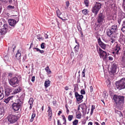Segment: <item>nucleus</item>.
Masks as SVG:
<instances>
[{"label": "nucleus", "mask_w": 125, "mask_h": 125, "mask_svg": "<svg viewBox=\"0 0 125 125\" xmlns=\"http://www.w3.org/2000/svg\"><path fill=\"white\" fill-rule=\"evenodd\" d=\"M113 99L116 104V107L118 108L121 107L124 103V97L115 95L114 96Z\"/></svg>", "instance_id": "nucleus-1"}, {"label": "nucleus", "mask_w": 125, "mask_h": 125, "mask_svg": "<svg viewBox=\"0 0 125 125\" xmlns=\"http://www.w3.org/2000/svg\"><path fill=\"white\" fill-rule=\"evenodd\" d=\"M107 35L110 37L116 35H118V32L117 25L112 26L110 28H108L106 30Z\"/></svg>", "instance_id": "nucleus-2"}, {"label": "nucleus", "mask_w": 125, "mask_h": 125, "mask_svg": "<svg viewBox=\"0 0 125 125\" xmlns=\"http://www.w3.org/2000/svg\"><path fill=\"white\" fill-rule=\"evenodd\" d=\"M115 84L116 88L119 90L125 88V78L116 82Z\"/></svg>", "instance_id": "nucleus-3"}, {"label": "nucleus", "mask_w": 125, "mask_h": 125, "mask_svg": "<svg viewBox=\"0 0 125 125\" xmlns=\"http://www.w3.org/2000/svg\"><path fill=\"white\" fill-rule=\"evenodd\" d=\"M22 104V102L19 99H17L15 103H13L12 104V108L14 111H18Z\"/></svg>", "instance_id": "nucleus-4"}, {"label": "nucleus", "mask_w": 125, "mask_h": 125, "mask_svg": "<svg viewBox=\"0 0 125 125\" xmlns=\"http://www.w3.org/2000/svg\"><path fill=\"white\" fill-rule=\"evenodd\" d=\"M105 17L102 13L100 12L98 15L97 18V21L98 23L100 24H102L105 22Z\"/></svg>", "instance_id": "nucleus-5"}, {"label": "nucleus", "mask_w": 125, "mask_h": 125, "mask_svg": "<svg viewBox=\"0 0 125 125\" xmlns=\"http://www.w3.org/2000/svg\"><path fill=\"white\" fill-rule=\"evenodd\" d=\"M101 6V4L100 3L96 2L95 6L93 7L92 11L94 14L95 16L97 14Z\"/></svg>", "instance_id": "nucleus-6"}, {"label": "nucleus", "mask_w": 125, "mask_h": 125, "mask_svg": "<svg viewBox=\"0 0 125 125\" xmlns=\"http://www.w3.org/2000/svg\"><path fill=\"white\" fill-rule=\"evenodd\" d=\"M19 83V81L16 77H13L9 80L10 84L13 87H16Z\"/></svg>", "instance_id": "nucleus-7"}, {"label": "nucleus", "mask_w": 125, "mask_h": 125, "mask_svg": "<svg viewBox=\"0 0 125 125\" xmlns=\"http://www.w3.org/2000/svg\"><path fill=\"white\" fill-rule=\"evenodd\" d=\"M4 86L5 88L4 92L6 96H8L10 94H12V92L13 90V88L10 87L6 85H5Z\"/></svg>", "instance_id": "nucleus-8"}, {"label": "nucleus", "mask_w": 125, "mask_h": 125, "mask_svg": "<svg viewBox=\"0 0 125 125\" xmlns=\"http://www.w3.org/2000/svg\"><path fill=\"white\" fill-rule=\"evenodd\" d=\"M97 51L101 58H103L104 56V58H106L107 56V54L106 52L103 51L100 48H97Z\"/></svg>", "instance_id": "nucleus-9"}, {"label": "nucleus", "mask_w": 125, "mask_h": 125, "mask_svg": "<svg viewBox=\"0 0 125 125\" xmlns=\"http://www.w3.org/2000/svg\"><path fill=\"white\" fill-rule=\"evenodd\" d=\"M8 120L10 123H14L17 120L16 116L12 114H10L8 116Z\"/></svg>", "instance_id": "nucleus-10"}, {"label": "nucleus", "mask_w": 125, "mask_h": 125, "mask_svg": "<svg viewBox=\"0 0 125 125\" xmlns=\"http://www.w3.org/2000/svg\"><path fill=\"white\" fill-rule=\"evenodd\" d=\"M75 95L77 101L81 102L83 101V96L82 95L79 94L77 92H75Z\"/></svg>", "instance_id": "nucleus-11"}, {"label": "nucleus", "mask_w": 125, "mask_h": 125, "mask_svg": "<svg viewBox=\"0 0 125 125\" xmlns=\"http://www.w3.org/2000/svg\"><path fill=\"white\" fill-rule=\"evenodd\" d=\"M4 28L0 29V34L2 35L5 34L7 32V29L8 27V25L5 24L3 25Z\"/></svg>", "instance_id": "nucleus-12"}, {"label": "nucleus", "mask_w": 125, "mask_h": 125, "mask_svg": "<svg viewBox=\"0 0 125 125\" xmlns=\"http://www.w3.org/2000/svg\"><path fill=\"white\" fill-rule=\"evenodd\" d=\"M112 64L111 72L113 74H114L116 72L117 66L116 64L115 63L113 62Z\"/></svg>", "instance_id": "nucleus-13"}, {"label": "nucleus", "mask_w": 125, "mask_h": 125, "mask_svg": "<svg viewBox=\"0 0 125 125\" xmlns=\"http://www.w3.org/2000/svg\"><path fill=\"white\" fill-rule=\"evenodd\" d=\"M98 41L99 45L103 49H105L106 48V45L101 41L100 38L98 39Z\"/></svg>", "instance_id": "nucleus-14"}, {"label": "nucleus", "mask_w": 125, "mask_h": 125, "mask_svg": "<svg viewBox=\"0 0 125 125\" xmlns=\"http://www.w3.org/2000/svg\"><path fill=\"white\" fill-rule=\"evenodd\" d=\"M4 92L2 87H0V100L2 99L4 97Z\"/></svg>", "instance_id": "nucleus-15"}, {"label": "nucleus", "mask_w": 125, "mask_h": 125, "mask_svg": "<svg viewBox=\"0 0 125 125\" xmlns=\"http://www.w3.org/2000/svg\"><path fill=\"white\" fill-rule=\"evenodd\" d=\"M8 22L10 25L13 26H14L17 23L16 21L13 19H9Z\"/></svg>", "instance_id": "nucleus-16"}, {"label": "nucleus", "mask_w": 125, "mask_h": 125, "mask_svg": "<svg viewBox=\"0 0 125 125\" xmlns=\"http://www.w3.org/2000/svg\"><path fill=\"white\" fill-rule=\"evenodd\" d=\"M48 115L50 117L49 119V120H51L52 115V110L51 108L49 106L48 107Z\"/></svg>", "instance_id": "nucleus-17"}, {"label": "nucleus", "mask_w": 125, "mask_h": 125, "mask_svg": "<svg viewBox=\"0 0 125 125\" xmlns=\"http://www.w3.org/2000/svg\"><path fill=\"white\" fill-rule=\"evenodd\" d=\"M51 82L49 80L47 79L45 81L44 83V86L45 88H47L50 85Z\"/></svg>", "instance_id": "nucleus-18"}, {"label": "nucleus", "mask_w": 125, "mask_h": 125, "mask_svg": "<svg viewBox=\"0 0 125 125\" xmlns=\"http://www.w3.org/2000/svg\"><path fill=\"white\" fill-rule=\"evenodd\" d=\"M120 49V45L117 44L115 48V50L116 51V53L117 54H118L119 51Z\"/></svg>", "instance_id": "nucleus-19"}, {"label": "nucleus", "mask_w": 125, "mask_h": 125, "mask_svg": "<svg viewBox=\"0 0 125 125\" xmlns=\"http://www.w3.org/2000/svg\"><path fill=\"white\" fill-rule=\"evenodd\" d=\"M112 41H111V42L113 43L114 42L115 40L117 39L118 38V35H116L114 36H112L110 37Z\"/></svg>", "instance_id": "nucleus-20"}, {"label": "nucleus", "mask_w": 125, "mask_h": 125, "mask_svg": "<svg viewBox=\"0 0 125 125\" xmlns=\"http://www.w3.org/2000/svg\"><path fill=\"white\" fill-rule=\"evenodd\" d=\"M21 51H19L18 50L17 52V53L16 55V58L18 60L20 59L21 58Z\"/></svg>", "instance_id": "nucleus-21"}, {"label": "nucleus", "mask_w": 125, "mask_h": 125, "mask_svg": "<svg viewBox=\"0 0 125 125\" xmlns=\"http://www.w3.org/2000/svg\"><path fill=\"white\" fill-rule=\"evenodd\" d=\"M20 90L21 89H20V88L19 87L17 88V89H15L14 90V91L13 92L12 94H16L17 93L20 92Z\"/></svg>", "instance_id": "nucleus-22"}, {"label": "nucleus", "mask_w": 125, "mask_h": 125, "mask_svg": "<svg viewBox=\"0 0 125 125\" xmlns=\"http://www.w3.org/2000/svg\"><path fill=\"white\" fill-rule=\"evenodd\" d=\"M121 65L122 66H123V64H125V57L124 56H122L121 60Z\"/></svg>", "instance_id": "nucleus-23"}, {"label": "nucleus", "mask_w": 125, "mask_h": 125, "mask_svg": "<svg viewBox=\"0 0 125 125\" xmlns=\"http://www.w3.org/2000/svg\"><path fill=\"white\" fill-rule=\"evenodd\" d=\"M45 70L49 74H50L51 73V72L49 69V66H48L46 67L45 68Z\"/></svg>", "instance_id": "nucleus-24"}, {"label": "nucleus", "mask_w": 125, "mask_h": 125, "mask_svg": "<svg viewBox=\"0 0 125 125\" xmlns=\"http://www.w3.org/2000/svg\"><path fill=\"white\" fill-rule=\"evenodd\" d=\"M36 115V114L35 113H33L32 115L31 118V119L30 120V121L32 122L34 118L35 117Z\"/></svg>", "instance_id": "nucleus-25"}, {"label": "nucleus", "mask_w": 125, "mask_h": 125, "mask_svg": "<svg viewBox=\"0 0 125 125\" xmlns=\"http://www.w3.org/2000/svg\"><path fill=\"white\" fill-rule=\"evenodd\" d=\"M78 49V46L77 45H76L74 48V51L75 53H77V52Z\"/></svg>", "instance_id": "nucleus-26"}, {"label": "nucleus", "mask_w": 125, "mask_h": 125, "mask_svg": "<svg viewBox=\"0 0 125 125\" xmlns=\"http://www.w3.org/2000/svg\"><path fill=\"white\" fill-rule=\"evenodd\" d=\"M33 101V98H30L29 102V103L31 105L32 104Z\"/></svg>", "instance_id": "nucleus-27"}, {"label": "nucleus", "mask_w": 125, "mask_h": 125, "mask_svg": "<svg viewBox=\"0 0 125 125\" xmlns=\"http://www.w3.org/2000/svg\"><path fill=\"white\" fill-rule=\"evenodd\" d=\"M117 113L119 115V116L121 118H122L123 117V115L122 113H121V112L119 111H117Z\"/></svg>", "instance_id": "nucleus-28"}, {"label": "nucleus", "mask_w": 125, "mask_h": 125, "mask_svg": "<svg viewBox=\"0 0 125 125\" xmlns=\"http://www.w3.org/2000/svg\"><path fill=\"white\" fill-rule=\"evenodd\" d=\"M81 114L80 112L78 114L76 115V117L77 118L80 119L81 118Z\"/></svg>", "instance_id": "nucleus-29"}, {"label": "nucleus", "mask_w": 125, "mask_h": 125, "mask_svg": "<svg viewBox=\"0 0 125 125\" xmlns=\"http://www.w3.org/2000/svg\"><path fill=\"white\" fill-rule=\"evenodd\" d=\"M73 118V115H69L68 116V120L71 121Z\"/></svg>", "instance_id": "nucleus-30"}, {"label": "nucleus", "mask_w": 125, "mask_h": 125, "mask_svg": "<svg viewBox=\"0 0 125 125\" xmlns=\"http://www.w3.org/2000/svg\"><path fill=\"white\" fill-rule=\"evenodd\" d=\"M84 3L87 7L88 6V4L89 3V1L88 0H84Z\"/></svg>", "instance_id": "nucleus-31"}, {"label": "nucleus", "mask_w": 125, "mask_h": 125, "mask_svg": "<svg viewBox=\"0 0 125 125\" xmlns=\"http://www.w3.org/2000/svg\"><path fill=\"white\" fill-rule=\"evenodd\" d=\"M10 99V97H9L7 99H5L4 102H5L7 104L8 103Z\"/></svg>", "instance_id": "nucleus-32"}, {"label": "nucleus", "mask_w": 125, "mask_h": 125, "mask_svg": "<svg viewBox=\"0 0 125 125\" xmlns=\"http://www.w3.org/2000/svg\"><path fill=\"white\" fill-rule=\"evenodd\" d=\"M56 13L58 17H59V16H60L61 14V13L60 11V10L58 9L57 10H56Z\"/></svg>", "instance_id": "nucleus-33"}, {"label": "nucleus", "mask_w": 125, "mask_h": 125, "mask_svg": "<svg viewBox=\"0 0 125 125\" xmlns=\"http://www.w3.org/2000/svg\"><path fill=\"white\" fill-rule=\"evenodd\" d=\"M78 123V120H75L73 122V125H77Z\"/></svg>", "instance_id": "nucleus-34"}, {"label": "nucleus", "mask_w": 125, "mask_h": 125, "mask_svg": "<svg viewBox=\"0 0 125 125\" xmlns=\"http://www.w3.org/2000/svg\"><path fill=\"white\" fill-rule=\"evenodd\" d=\"M37 39L39 40V41H40L41 40H44V39L42 38V37H41L40 36V35L39 34L37 36Z\"/></svg>", "instance_id": "nucleus-35"}, {"label": "nucleus", "mask_w": 125, "mask_h": 125, "mask_svg": "<svg viewBox=\"0 0 125 125\" xmlns=\"http://www.w3.org/2000/svg\"><path fill=\"white\" fill-rule=\"evenodd\" d=\"M82 12L84 14L86 15L87 14V13L88 12L87 10L84 9L82 10Z\"/></svg>", "instance_id": "nucleus-36"}, {"label": "nucleus", "mask_w": 125, "mask_h": 125, "mask_svg": "<svg viewBox=\"0 0 125 125\" xmlns=\"http://www.w3.org/2000/svg\"><path fill=\"white\" fill-rule=\"evenodd\" d=\"M14 6H12L11 5H9L7 7V9L8 10L10 9H14Z\"/></svg>", "instance_id": "nucleus-37"}, {"label": "nucleus", "mask_w": 125, "mask_h": 125, "mask_svg": "<svg viewBox=\"0 0 125 125\" xmlns=\"http://www.w3.org/2000/svg\"><path fill=\"white\" fill-rule=\"evenodd\" d=\"M45 44V43H42L41 45V47L42 49H44L45 48L44 45Z\"/></svg>", "instance_id": "nucleus-38"}, {"label": "nucleus", "mask_w": 125, "mask_h": 125, "mask_svg": "<svg viewBox=\"0 0 125 125\" xmlns=\"http://www.w3.org/2000/svg\"><path fill=\"white\" fill-rule=\"evenodd\" d=\"M62 117L63 119V120H64V122L63 123V124H65L66 123V120L65 117L64 115H62Z\"/></svg>", "instance_id": "nucleus-39"}, {"label": "nucleus", "mask_w": 125, "mask_h": 125, "mask_svg": "<svg viewBox=\"0 0 125 125\" xmlns=\"http://www.w3.org/2000/svg\"><path fill=\"white\" fill-rule=\"evenodd\" d=\"M81 93L82 94H85V92L84 90H82L81 91Z\"/></svg>", "instance_id": "nucleus-40"}, {"label": "nucleus", "mask_w": 125, "mask_h": 125, "mask_svg": "<svg viewBox=\"0 0 125 125\" xmlns=\"http://www.w3.org/2000/svg\"><path fill=\"white\" fill-rule=\"evenodd\" d=\"M69 5V1H67L66 2V6L67 8H68Z\"/></svg>", "instance_id": "nucleus-41"}, {"label": "nucleus", "mask_w": 125, "mask_h": 125, "mask_svg": "<svg viewBox=\"0 0 125 125\" xmlns=\"http://www.w3.org/2000/svg\"><path fill=\"white\" fill-rule=\"evenodd\" d=\"M35 80V76H33L32 77V78L31 79V81L32 82H33Z\"/></svg>", "instance_id": "nucleus-42"}, {"label": "nucleus", "mask_w": 125, "mask_h": 125, "mask_svg": "<svg viewBox=\"0 0 125 125\" xmlns=\"http://www.w3.org/2000/svg\"><path fill=\"white\" fill-rule=\"evenodd\" d=\"M123 27L121 29V30L123 32L125 31V26H123Z\"/></svg>", "instance_id": "nucleus-43"}, {"label": "nucleus", "mask_w": 125, "mask_h": 125, "mask_svg": "<svg viewBox=\"0 0 125 125\" xmlns=\"http://www.w3.org/2000/svg\"><path fill=\"white\" fill-rule=\"evenodd\" d=\"M123 7H124V9H125V0H123Z\"/></svg>", "instance_id": "nucleus-44"}, {"label": "nucleus", "mask_w": 125, "mask_h": 125, "mask_svg": "<svg viewBox=\"0 0 125 125\" xmlns=\"http://www.w3.org/2000/svg\"><path fill=\"white\" fill-rule=\"evenodd\" d=\"M3 109H0V114L2 115L3 113Z\"/></svg>", "instance_id": "nucleus-45"}, {"label": "nucleus", "mask_w": 125, "mask_h": 125, "mask_svg": "<svg viewBox=\"0 0 125 125\" xmlns=\"http://www.w3.org/2000/svg\"><path fill=\"white\" fill-rule=\"evenodd\" d=\"M113 58L111 56H109L108 57V59L109 60L111 61L113 60Z\"/></svg>", "instance_id": "nucleus-46"}, {"label": "nucleus", "mask_w": 125, "mask_h": 125, "mask_svg": "<svg viewBox=\"0 0 125 125\" xmlns=\"http://www.w3.org/2000/svg\"><path fill=\"white\" fill-rule=\"evenodd\" d=\"M44 36L45 37V39L48 38V35L46 34H44Z\"/></svg>", "instance_id": "nucleus-47"}, {"label": "nucleus", "mask_w": 125, "mask_h": 125, "mask_svg": "<svg viewBox=\"0 0 125 125\" xmlns=\"http://www.w3.org/2000/svg\"><path fill=\"white\" fill-rule=\"evenodd\" d=\"M12 47L13 48V51H14L15 49V48L16 47L14 45H13Z\"/></svg>", "instance_id": "nucleus-48"}, {"label": "nucleus", "mask_w": 125, "mask_h": 125, "mask_svg": "<svg viewBox=\"0 0 125 125\" xmlns=\"http://www.w3.org/2000/svg\"><path fill=\"white\" fill-rule=\"evenodd\" d=\"M94 106H93L92 105V108L91 109V111H93L94 109L95 108L94 107Z\"/></svg>", "instance_id": "nucleus-49"}, {"label": "nucleus", "mask_w": 125, "mask_h": 125, "mask_svg": "<svg viewBox=\"0 0 125 125\" xmlns=\"http://www.w3.org/2000/svg\"><path fill=\"white\" fill-rule=\"evenodd\" d=\"M78 29L79 31H80V32L82 31H81L82 29L81 27H80L79 26V27H78Z\"/></svg>", "instance_id": "nucleus-50"}, {"label": "nucleus", "mask_w": 125, "mask_h": 125, "mask_svg": "<svg viewBox=\"0 0 125 125\" xmlns=\"http://www.w3.org/2000/svg\"><path fill=\"white\" fill-rule=\"evenodd\" d=\"M58 125H62L61 123L60 122L59 120H58L57 121Z\"/></svg>", "instance_id": "nucleus-51"}, {"label": "nucleus", "mask_w": 125, "mask_h": 125, "mask_svg": "<svg viewBox=\"0 0 125 125\" xmlns=\"http://www.w3.org/2000/svg\"><path fill=\"white\" fill-rule=\"evenodd\" d=\"M33 49H35L37 51H39L40 50V49L39 48H35Z\"/></svg>", "instance_id": "nucleus-52"}, {"label": "nucleus", "mask_w": 125, "mask_h": 125, "mask_svg": "<svg viewBox=\"0 0 125 125\" xmlns=\"http://www.w3.org/2000/svg\"><path fill=\"white\" fill-rule=\"evenodd\" d=\"M90 90H91V92L92 91H93V87L92 86H91L90 87Z\"/></svg>", "instance_id": "nucleus-53"}, {"label": "nucleus", "mask_w": 125, "mask_h": 125, "mask_svg": "<svg viewBox=\"0 0 125 125\" xmlns=\"http://www.w3.org/2000/svg\"><path fill=\"white\" fill-rule=\"evenodd\" d=\"M62 113V111H60L58 114V115H60V114H61Z\"/></svg>", "instance_id": "nucleus-54"}, {"label": "nucleus", "mask_w": 125, "mask_h": 125, "mask_svg": "<svg viewBox=\"0 0 125 125\" xmlns=\"http://www.w3.org/2000/svg\"><path fill=\"white\" fill-rule=\"evenodd\" d=\"M80 33L81 34V36L82 37H83V33L82 32V31L80 32Z\"/></svg>", "instance_id": "nucleus-55"}, {"label": "nucleus", "mask_w": 125, "mask_h": 125, "mask_svg": "<svg viewBox=\"0 0 125 125\" xmlns=\"http://www.w3.org/2000/svg\"><path fill=\"white\" fill-rule=\"evenodd\" d=\"M39 51L41 53H43L44 52V51L43 50H40Z\"/></svg>", "instance_id": "nucleus-56"}, {"label": "nucleus", "mask_w": 125, "mask_h": 125, "mask_svg": "<svg viewBox=\"0 0 125 125\" xmlns=\"http://www.w3.org/2000/svg\"><path fill=\"white\" fill-rule=\"evenodd\" d=\"M65 90H68L69 88L67 86H66L65 87Z\"/></svg>", "instance_id": "nucleus-57"}, {"label": "nucleus", "mask_w": 125, "mask_h": 125, "mask_svg": "<svg viewBox=\"0 0 125 125\" xmlns=\"http://www.w3.org/2000/svg\"><path fill=\"white\" fill-rule=\"evenodd\" d=\"M12 74L11 73H9L8 74V76L10 77H11L12 76Z\"/></svg>", "instance_id": "nucleus-58"}, {"label": "nucleus", "mask_w": 125, "mask_h": 125, "mask_svg": "<svg viewBox=\"0 0 125 125\" xmlns=\"http://www.w3.org/2000/svg\"><path fill=\"white\" fill-rule=\"evenodd\" d=\"M93 123L91 122H90L89 123L88 125H92Z\"/></svg>", "instance_id": "nucleus-59"}, {"label": "nucleus", "mask_w": 125, "mask_h": 125, "mask_svg": "<svg viewBox=\"0 0 125 125\" xmlns=\"http://www.w3.org/2000/svg\"><path fill=\"white\" fill-rule=\"evenodd\" d=\"M65 107H66V109L67 112H69V110L68 109V107L66 105L65 106Z\"/></svg>", "instance_id": "nucleus-60"}, {"label": "nucleus", "mask_w": 125, "mask_h": 125, "mask_svg": "<svg viewBox=\"0 0 125 125\" xmlns=\"http://www.w3.org/2000/svg\"><path fill=\"white\" fill-rule=\"evenodd\" d=\"M80 56V58H82L83 56V55L82 54H81L80 55H79Z\"/></svg>", "instance_id": "nucleus-61"}, {"label": "nucleus", "mask_w": 125, "mask_h": 125, "mask_svg": "<svg viewBox=\"0 0 125 125\" xmlns=\"http://www.w3.org/2000/svg\"><path fill=\"white\" fill-rule=\"evenodd\" d=\"M94 124H96V125H100L97 122H94Z\"/></svg>", "instance_id": "nucleus-62"}, {"label": "nucleus", "mask_w": 125, "mask_h": 125, "mask_svg": "<svg viewBox=\"0 0 125 125\" xmlns=\"http://www.w3.org/2000/svg\"><path fill=\"white\" fill-rule=\"evenodd\" d=\"M26 56H24L23 57V61H24L26 59Z\"/></svg>", "instance_id": "nucleus-63"}, {"label": "nucleus", "mask_w": 125, "mask_h": 125, "mask_svg": "<svg viewBox=\"0 0 125 125\" xmlns=\"http://www.w3.org/2000/svg\"><path fill=\"white\" fill-rule=\"evenodd\" d=\"M123 26H125V20L123 21Z\"/></svg>", "instance_id": "nucleus-64"}]
</instances>
